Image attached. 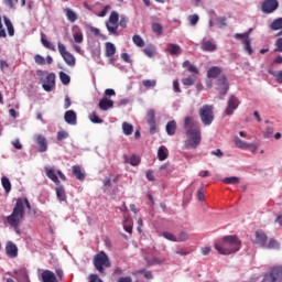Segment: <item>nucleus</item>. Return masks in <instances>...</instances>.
<instances>
[{"instance_id": "f257e3e1", "label": "nucleus", "mask_w": 282, "mask_h": 282, "mask_svg": "<svg viewBox=\"0 0 282 282\" xmlns=\"http://www.w3.org/2000/svg\"><path fill=\"white\" fill-rule=\"evenodd\" d=\"M25 207L28 210H32L30 200L28 198H18L11 215L4 218V224L11 226L15 232H19V228L21 227L23 219H25Z\"/></svg>"}, {"instance_id": "f03ea898", "label": "nucleus", "mask_w": 282, "mask_h": 282, "mask_svg": "<svg viewBox=\"0 0 282 282\" xmlns=\"http://www.w3.org/2000/svg\"><path fill=\"white\" fill-rule=\"evenodd\" d=\"M184 129L187 135L185 149H197L202 144V128L199 127V122L195 121L193 117H185Z\"/></svg>"}, {"instance_id": "7ed1b4c3", "label": "nucleus", "mask_w": 282, "mask_h": 282, "mask_svg": "<svg viewBox=\"0 0 282 282\" xmlns=\"http://www.w3.org/2000/svg\"><path fill=\"white\" fill-rule=\"evenodd\" d=\"M214 248L219 254H235V252H239L241 250V240L237 235L225 236L220 243L214 245Z\"/></svg>"}, {"instance_id": "20e7f679", "label": "nucleus", "mask_w": 282, "mask_h": 282, "mask_svg": "<svg viewBox=\"0 0 282 282\" xmlns=\"http://www.w3.org/2000/svg\"><path fill=\"white\" fill-rule=\"evenodd\" d=\"M93 263L95 269L105 276L107 273L105 272V268H111V261L109 260V256L105 251H100L94 257Z\"/></svg>"}, {"instance_id": "39448f33", "label": "nucleus", "mask_w": 282, "mask_h": 282, "mask_svg": "<svg viewBox=\"0 0 282 282\" xmlns=\"http://www.w3.org/2000/svg\"><path fill=\"white\" fill-rule=\"evenodd\" d=\"M199 117L205 127H210V124H213V121L215 120V115L213 113V106H203L199 110Z\"/></svg>"}, {"instance_id": "423d86ee", "label": "nucleus", "mask_w": 282, "mask_h": 282, "mask_svg": "<svg viewBox=\"0 0 282 282\" xmlns=\"http://www.w3.org/2000/svg\"><path fill=\"white\" fill-rule=\"evenodd\" d=\"M58 52L61 56L64 58L66 65L68 67H74L76 65V57L69 52H67V48L65 47V44L58 42L57 43Z\"/></svg>"}, {"instance_id": "0eeeda50", "label": "nucleus", "mask_w": 282, "mask_h": 282, "mask_svg": "<svg viewBox=\"0 0 282 282\" xmlns=\"http://www.w3.org/2000/svg\"><path fill=\"white\" fill-rule=\"evenodd\" d=\"M239 105H241V101L238 99V97L230 95L227 101V108L225 110L226 116H232V113L239 109Z\"/></svg>"}, {"instance_id": "6e6552de", "label": "nucleus", "mask_w": 282, "mask_h": 282, "mask_svg": "<svg viewBox=\"0 0 282 282\" xmlns=\"http://www.w3.org/2000/svg\"><path fill=\"white\" fill-rule=\"evenodd\" d=\"M261 10L264 14H272L279 10V0H264L261 3Z\"/></svg>"}, {"instance_id": "1a4fd4ad", "label": "nucleus", "mask_w": 282, "mask_h": 282, "mask_svg": "<svg viewBox=\"0 0 282 282\" xmlns=\"http://www.w3.org/2000/svg\"><path fill=\"white\" fill-rule=\"evenodd\" d=\"M228 89H230V84H228V78H226V75H223L218 78V91L220 96V100H224V97L226 94H228Z\"/></svg>"}, {"instance_id": "9d476101", "label": "nucleus", "mask_w": 282, "mask_h": 282, "mask_svg": "<svg viewBox=\"0 0 282 282\" xmlns=\"http://www.w3.org/2000/svg\"><path fill=\"white\" fill-rule=\"evenodd\" d=\"M33 140L37 144V151L40 153H45V151H47V138H45V135L34 134Z\"/></svg>"}, {"instance_id": "9b49d317", "label": "nucleus", "mask_w": 282, "mask_h": 282, "mask_svg": "<svg viewBox=\"0 0 282 282\" xmlns=\"http://www.w3.org/2000/svg\"><path fill=\"white\" fill-rule=\"evenodd\" d=\"M44 91H52L53 87H56V74L51 73L46 76L44 83L42 84Z\"/></svg>"}, {"instance_id": "f8f14e48", "label": "nucleus", "mask_w": 282, "mask_h": 282, "mask_svg": "<svg viewBox=\"0 0 282 282\" xmlns=\"http://www.w3.org/2000/svg\"><path fill=\"white\" fill-rule=\"evenodd\" d=\"M147 122L150 127V133L153 135L155 133L156 124H155V110L150 109L147 113Z\"/></svg>"}, {"instance_id": "ddd939ff", "label": "nucleus", "mask_w": 282, "mask_h": 282, "mask_svg": "<svg viewBox=\"0 0 282 282\" xmlns=\"http://www.w3.org/2000/svg\"><path fill=\"white\" fill-rule=\"evenodd\" d=\"M6 252L8 257L14 259L19 256V248H17V245H14L13 242H8L6 246Z\"/></svg>"}, {"instance_id": "4468645a", "label": "nucleus", "mask_w": 282, "mask_h": 282, "mask_svg": "<svg viewBox=\"0 0 282 282\" xmlns=\"http://www.w3.org/2000/svg\"><path fill=\"white\" fill-rule=\"evenodd\" d=\"M256 243H258V246H261V248H265V245L268 243V236L265 235V232L261 230L256 231Z\"/></svg>"}, {"instance_id": "2eb2a0df", "label": "nucleus", "mask_w": 282, "mask_h": 282, "mask_svg": "<svg viewBox=\"0 0 282 282\" xmlns=\"http://www.w3.org/2000/svg\"><path fill=\"white\" fill-rule=\"evenodd\" d=\"M165 52L172 56H180V54H182V47L177 44L170 43L167 44Z\"/></svg>"}, {"instance_id": "dca6fc26", "label": "nucleus", "mask_w": 282, "mask_h": 282, "mask_svg": "<svg viewBox=\"0 0 282 282\" xmlns=\"http://www.w3.org/2000/svg\"><path fill=\"white\" fill-rule=\"evenodd\" d=\"M42 282H58L56 274L50 270H44L41 274Z\"/></svg>"}, {"instance_id": "f3484780", "label": "nucleus", "mask_w": 282, "mask_h": 282, "mask_svg": "<svg viewBox=\"0 0 282 282\" xmlns=\"http://www.w3.org/2000/svg\"><path fill=\"white\" fill-rule=\"evenodd\" d=\"M64 120L67 122V124L75 126L77 123L76 111L67 110L64 115Z\"/></svg>"}, {"instance_id": "a211bd4d", "label": "nucleus", "mask_w": 282, "mask_h": 282, "mask_svg": "<svg viewBox=\"0 0 282 282\" xmlns=\"http://www.w3.org/2000/svg\"><path fill=\"white\" fill-rule=\"evenodd\" d=\"M270 30H272V32H279L278 36H281L282 35V18H278L273 20L272 23L270 24Z\"/></svg>"}, {"instance_id": "6ab92c4d", "label": "nucleus", "mask_w": 282, "mask_h": 282, "mask_svg": "<svg viewBox=\"0 0 282 282\" xmlns=\"http://www.w3.org/2000/svg\"><path fill=\"white\" fill-rule=\"evenodd\" d=\"M112 107H113V100H110L107 97H104L102 99H100L99 109H101V111H108V109H112Z\"/></svg>"}, {"instance_id": "aec40b11", "label": "nucleus", "mask_w": 282, "mask_h": 282, "mask_svg": "<svg viewBox=\"0 0 282 282\" xmlns=\"http://www.w3.org/2000/svg\"><path fill=\"white\" fill-rule=\"evenodd\" d=\"M202 50L204 52H215V50H217V44L210 40H203Z\"/></svg>"}, {"instance_id": "412c9836", "label": "nucleus", "mask_w": 282, "mask_h": 282, "mask_svg": "<svg viewBox=\"0 0 282 282\" xmlns=\"http://www.w3.org/2000/svg\"><path fill=\"white\" fill-rule=\"evenodd\" d=\"M45 173L46 176L48 177V180H51L52 182H54V184H61V181L58 180V176L56 175V172L54 171V169L52 167H45Z\"/></svg>"}, {"instance_id": "4be33fe9", "label": "nucleus", "mask_w": 282, "mask_h": 282, "mask_svg": "<svg viewBox=\"0 0 282 282\" xmlns=\"http://www.w3.org/2000/svg\"><path fill=\"white\" fill-rule=\"evenodd\" d=\"M165 131L167 135H175V131H177V122H175V120L169 121L165 126Z\"/></svg>"}, {"instance_id": "5701e85b", "label": "nucleus", "mask_w": 282, "mask_h": 282, "mask_svg": "<svg viewBox=\"0 0 282 282\" xmlns=\"http://www.w3.org/2000/svg\"><path fill=\"white\" fill-rule=\"evenodd\" d=\"M124 164H131V166H138L140 164V156L132 154L131 158L123 155Z\"/></svg>"}, {"instance_id": "b1692460", "label": "nucleus", "mask_w": 282, "mask_h": 282, "mask_svg": "<svg viewBox=\"0 0 282 282\" xmlns=\"http://www.w3.org/2000/svg\"><path fill=\"white\" fill-rule=\"evenodd\" d=\"M221 75V68L219 66H213L207 70V78H217Z\"/></svg>"}, {"instance_id": "393cba45", "label": "nucleus", "mask_w": 282, "mask_h": 282, "mask_svg": "<svg viewBox=\"0 0 282 282\" xmlns=\"http://www.w3.org/2000/svg\"><path fill=\"white\" fill-rule=\"evenodd\" d=\"M66 19H68V21L70 23H76V21L78 20V15L76 14V12H74V10L66 8L64 9Z\"/></svg>"}, {"instance_id": "a878e982", "label": "nucleus", "mask_w": 282, "mask_h": 282, "mask_svg": "<svg viewBox=\"0 0 282 282\" xmlns=\"http://www.w3.org/2000/svg\"><path fill=\"white\" fill-rule=\"evenodd\" d=\"M270 273L275 282L282 281V267L273 268Z\"/></svg>"}, {"instance_id": "bb28decb", "label": "nucleus", "mask_w": 282, "mask_h": 282, "mask_svg": "<svg viewBox=\"0 0 282 282\" xmlns=\"http://www.w3.org/2000/svg\"><path fill=\"white\" fill-rule=\"evenodd\" d=\"M17 279L20 282H30V275H28V271L22 269L15 272Z\"/></svg>"}, {"instance_id": "cd10ccee", "label": "nucleus", "mask_w": 282, "mask_h": 282, "mask_svg": "<svg viewBox=\"0 0 282 282\" xmlns=\"http://www.w3.org/2000/svg\"><path fill=\"white\" fill-rule=\"evenodd\" d=\"M234 142L237 149H242V150L250 149V143L241 140L239 137H235Z\"/></svg>"}, {"instance_id": "c85d7f7f", "label": "nucleus", "mask_w": 282, "mask_h": 282, "mask_svg": "<svg viewBox=\"0 0 282 282\" xmlns=\"http://www.w3.org/2000/svg\"><path fill=\"white\" fill-rule=\"evenodd\" d=\"M158 158L160 162H164V160L169 158V149H166L164 145L160 147L158 150Z\"/></svg>"}, {"instance_id": "c756f323", "label": "nucleus", "mask_w": 282, "mask_h": 282, "mask_svg": "<svg viewBox=\"0 0 282 282\" xmlns=\"http://www.w3.org/2000/svg\"><path fill=\"white\" fill-rule=\"evenodd\" d=\"M56 196L59 199V202H66L67 195L65 194V187L63 185H58L56 187Z\"/></svg>"}, {"instance_id": "7c9ffc66", "label": "nucleus", "mask_w": 282, "mask_h": 282, "mask_svg": "<svg viewBox=\"0 0 282 282\" xmlns=\"http://www.w3.org/2000/svg\"><path fill=\"white\" fill-rule=\"evenodd\" d=\"M1 184H2V188H4L6 191V194L9 195L10 191H12V183H10V178H8L7 176H2Z\"/></svg>"}, {"instance_id": "2f4dec72", "label": "nucleus", "mask_w": 282, "mask_h": 282, "mask_svg": "<svg viewBox=\"0 0 282 282\" xmlns=\"http://www.w3.org/2000/svg\"><path fill=\"white\" fill-rule=\"evenodd\" d=\"M4 25L8 30L9 36H14V25L12 24V21L9 20L8 17L3 15Z\"/></svg>"}, {"instance_id": "473e14b6", "label": "nucleus", "mask_w": 282, "mask_h": 282, "mask_svg": "<svg viewBox=\"0 0 282 282\" xmlns=\"http://www.w3.org/2000/svg\"><path fill=\"white\" fill-rule=\"evenodd\" d=\"M116 54V45L111 42L106 43V56L111 58Z\"/></svg>"}, {"instance_id": "72a5a7b5", "label": "nucleus", "mask_w": 282, "mask_h": 282, "mask_svg": "<svg viewBox=\"0 0 282 282\" xmlns=\"http://www.w3.org/2000/svg\"><path fill=\"white\" fill-rule=\"evenodd\" d=\"M73 175H75L76 180H79L80 182H83V180H85V174L80 170V165L73 166Z\"/></svg>"}, {"instance_id": "f704fd0d", "label": "nucleus", "mask_w": 282, "mask_h": 282, "mask_svg": "<svg viewBox=\"0 0 282 282\" xmlns=\"http://www.w3.org/2000/svg\"><path fill=\"white\" fill-rule=\"evenodd\" d=\"M106 28L110 34H113L115 36H119L120 33H118V23L107 22Z\"/></svg>"}, {"instance_id": "c9c22d12", "label": "nucleus", "mask_w": 282, "mask_h": 282, "mask_svg": "<svg viewBox=\"0 0 282 282\" xmlns=\"http://www.w3.org/2000/svg\"><path fill=\"white\" fill-rule=\"evenodd\" d=\"M143 53L149 58H153L155 56V45L149 44L147 47L143 48Z\"/></svg>"}, {"instance_id": "e433bc0d", "label": "nucleus", "mask_w": 282, "mask_h": 282, "mask_svg": "<svg viewBox=\"0 0 282 282\" xmlns=\"http://www.w3.org/2000/svg\"><path fill=\"white\" fill-rule=\"evenodd\" d=\"M195 80H197V76L191 75L186 78H183L182 84L185 85L186 87H191V86L195 85Z\"/></svg>"}, {"instance_id": "4c0bfd02", "label": "nucleus", "mask_w": 282, "mask_h": 282, "mask_svg": "<svg viewBox=\"0 0 282 282\" xmlns=\"http://www.w3.org/2000/svg\"><path fill=\"white\" fill-rule=\"evenodd\" d=\"M252 33V29H249L248 32L245 33H236L234 35V39H237L238 41L245 40V41H249L248 39H250V34Z\"/></svg>"}, {"instance_id": "58836bf2", "label": "nucleus", "mask_w": 282, "mask_h": 282, "mask_svg": "<svg viewBox=\"0 0 282 282\" xmlns=\"http://www.w3.org/2000/svg\"><path fill=\"white\" fill-rule=\"evenodd\" d=\"M132 42L134 45H137V47H144V40L139 34H134L132 36Z\"/></svg>"}, {"instance_id": "ea45409f", "label": "nucleus", "mask_w": 282, "mask_h": 282, "mask_svg": "<svg viewBox=\"0 0 282 282\" xmlns=\"http://www.w3.org/2000/svg\"><path fill=\"white\" fill-rule=\"evenodd\" d=\"M122 131H123L124 135H131V133H133V126L129 122H123Z\"/></svg>"}, {"instance_id": "a19ab883", "label": "nucleus", "mask_w": 282, "mask_h": 282, "mask_svg": "<svg viewBox=\"0 0 282 282\" xmlns=\"http://www.w3.org/2000/svg\"><path fill=\"white\" fill-rule=\"evenodd\" d=\"M59 80L64 85H69V83H72V78L65 72H59Z\"/></svg>"}, {"instance_id": "79ce46f5", "label": "nucleus", "mask_w": 282, "mask_h": 282, "mask_svg": "<svg viewBox=\"0 0 282 282\" xmlns=\"http://www.w3.org/2000/svg\"><path fill=\"white\" fill-rule=\"evenodd\" d=\"M142 85L145 89H151V87H155L158 85V82L155 79H144L142 80Z\"/></svg>"}, {"instance_id": "37998d69", "label": "nucleus", "mask_w": 282, "mask_h": 282, "mask_svg": "<svg viewBox=\"0 0 282 282\" xmlns=\"http://www.w3.org/2000/svg\"><path fill=\"white\" fill-rule=\"evenodd\" d=\"M41 41H42V45L44 47H46V50H51L52 52H56V47L54 46V44H52V42L47 41L43 36H42Z\"/></svg>"}, {"instance_id": "c03bdc74", "label": "nucleus", "mask_w": 282, "mask_h": 282, "mask_svg": "<svg viewBox=\"0 0 282 282\" xmlns=\"http://www.w3.org/2000/svg\"><path fill=\"white\" fill-rule=\"evenodd\" d=\"M223 182L225 184H232L234 186H236L237 184H239L240 180L237 176H231V177H225Z\"/></svg>"}, {"instance_id": "a18cd8bd", "label": "nucleus", "mask_w": 282, "mask_h": 282, "mask_svg": "<svg viewBox=\"0 0 282 282\" xmlns=\"http://www.w3.org/2000/svg\"><path fill=\"white\" fill-rule=\"evenodd\" d=\"M152 31L158 34V36H162V24L154 22L152 24Z\"/></svg>"}, {"instance_id": "49530a36", "label": "nucleus", "mask_w": 282, "mask_h": 282, "mask_svg": "<svg viewBox=\"0 0 282 282\" xmlns=\"http://www.w3.org/2000/svg\"><path fill=\"white\" fill-rule=\"evenodd\" d=\"M73 39H74L75 43H83V41H84L83 31H76L73 34Z\"/></svg>"}, {"instance_id": "de8ad7c7", "label": "nucleus", "mask_w": 282, "mask_h": 282, "mask_svg": "<svg viewBox=\"0 0 282 282\" xmlns=\"http://www.w3.org/2000/svg\"><path fill=\"white\" fill-rule=\"evenodd\" d=\"M119 19H120V17L118 15V12L112 11V12L110 13V17H109L108 22H109V23H117V24H118Z\"/></svg>"}, {"instance_id": "09e8293b", "label": "nucleus", "mask_w": 282, "mask_h": 282, "mask_svg": "<svg viewBox=\"0 0 282 282\" xmlns=\"http://www.w3.org/2000/svg\"><path fill=\"white\" fill-rule=\"evenodd\" d=\"M242 43H243L245 50L248 52L249 56H252L253 51H252V46L250 44V40H243Z\"/></svg>"}, {"instance_id": "8fccbe9b", "label": "nucleus", "mask_w": 282, "mask_h": 282, "mask_svg": "<svg viewBox=\"0 0 282 282\" xmlns=\"http://www.w3.org/2000/svg\"><path fill=\"white\" fill-rule=\"evenodd\" d=\"M189 25L195 26L196 23H199V15L197 14H192L188 18Z\"/></svg>"}, {"instance_id": "3c124183", "label": "nucleus", "mask_w": 282, "mask_h": 282, "mask_svg": "<svg viewBox=\"0 0 282 282\" xmlns=\"http://www.w3.org/2000/svg\"><path fill=\"white\" fill-rule=\"evenodd\" d=\"M163 237L164 239H167V241H177V237H175V235L169 231H164Z\"/></svg>"}, {"instance_id": "603ef678", "label": "nucleus", "mask_w": 282, "mask_h": 282, "mask_svg": "<svg viewBox=\"0 0 282 282\" xmlns=\"http://www.w3.org/2000/svg\"><path fill=\"white\" fill-rule=\"evenodd\" d=\"M133 274H144V276L147 279H153V273H151V271H147L144 269L138 270L135 273Z\"/></svg>"}, {"instance_id": "864d4df0", "label": "nucleus", "mask_w": 282, "mask_h": 282, "mask_svg": "<svg viewBox=\"0 0 282 282\" xmlns=\"http://www.w3.org/2000/svg\"><path fill=\"white\" fill-rule=\"evenodd\" d=\"M90 120L91 122H94L95 124H101L102 119H100V117H98V115H96V112H93L90 115Z\"/></svg>"}, {"instance_id": "5fc2aeb1", "label": "nucleus", "mask_w": 282, "mask_h": 282, "mask_svg": "<svg viewBox=\"0 0 282 282\" xmlns=\"http://www.w3.org/2000/svg\"><path fill=\"white\" fill-rule=\"evenodd\" d=\"M67 138H69V133H67V131L62 130L57 132V140L63 141Z\"/></svg>"}, {"instance_id": "6e6d98bb", "label": "nucleus", "mask_w": 282, "mask_h": 282, "mask_svg": "<svg viewBox=\"0 0 282 282\" xmlns=\"http://www.w3.org/2000/svg\"><path fill=\"white\" fill-rule=\"evenodd\" d=\"M4 3L8 8L14 10L17 3H19V0H4Z\"/></svg>"}, {"instance_id": "4d7b16f0", "label": "nucleus", "mask_w": 282, "mask_h": 282, "mask_svg": "<svg viewBox=\"0 0 282 282\" xmlns=\"http://www.w3.org/2000/svg\"><path fill=\"white\" fill-rule=\"evenodd\" d=\"M34 61L36 65H45V57L41 56L40 54L34 56Z\"/></svg>"}, {"instance_id": "13d9d810", "label": "nucleus", "mask_w": 282, "mask_h": 282, "mask_svg": "<svg viewBox=\"0 0 282 282\" xmlns=\"http://www.w3.org/2000/svg\"><path fill=\"white\" fill-rule=\"evenodd\" d=\"M176 241H188V234L186 231H182L178 237H176Z\"/></svg>"}, {"instance_id": "bf43d9fd", "label": "nucleus", "mask_w": 282, "mask_h": 282, "mask_svg": "<svg viewBox=\"0 0 282 282\" xmlns=\"http://www.w3.org/2000/svg\"><path fill=\"white\" fill-rule=\"evenodd\" d=\"M267 248H269L270 250H274V249L279 248V242L274 239H271L269 241Z\"/></svg>"}, {"instance_id": "052dcab7", "label": "nucleus", "mask_w": 282, "mask_h": 282, "mask_svg": "<svg viewBox=\"0 0 282 282\" xmlns=\"http://www.w3.org/2000/svg\"><path fill=\"white\" fill-rule=\"evenodd\" d=\"M217 25L218 28L223 29L226 28L227 23H226V17H221L217 19Z\"/></svg>"}, {"instance_id": "680f3d73", "label": "nucleus", "mask_w": 282, "mask_h": 282, "mask_svg": "<svg viewBox=\"0 0 282 282\" xmlns=\"http://www.w3.org/2000/svg\"><path fill=\"white\" fill-rule=\"evenodd\" d=\"M129 23V18L121 15L119 25L120 28H127V24Z\"/></svg>"}, {"instance_id": "e2e57ef3", "label": "nucleus", "mask_w": 282, "mask_h": 282, "mask_svg": "<svg viewBox=\"0 0 282 282\" xmlns=\"http://www.w3.org/2000/svg\"><path fill=\"white\" fill-rule=\"evenodd\" d=\"M197 199L199 202H204L206 199V196L204 195V187H200L197 192Z\"/></svg>"}, {"instance_id": "0e129e2a", "label": "nucleus", "mask_w": 282, "mask_h": 282, "mask_svg": "<svg viewBox=\"0 0 282 282\" xmlns=\"http://www.w3.org/2000/svg\"><path fill=\"white\" fill-rule=\"evenodd\" d=\"M275 46L274 52H282V37L275 41Z\"/></svg>"}, {"instance_id": "69168bd1", "label": "nucleus", "mask_w": 282, "mask_h": 282, "mask_svg": "<svg viewBox=\"0 0 282 282\" xmlns=\"http://www.w3.org/2000/svg\"><path fill=\"white\" fill-rule=\"evenodd\" d=\"M88 279H89V282H102V280L99 279L97 274H90Z\"/></svg>"}, {"instance_id": "338daca9", "label": "nucleus", "mask_w": 282, "mask_h": 282, "mask_svg": "<svg viewBox=\"0 0 282 282\" xmlns=\"http://www.w3.org/2000/svg\"><path fill=\"white\" fill-rule=\"evenodd\" d=\"M262 282H275L273 275L271 273L265 274Z\"/></svg>"}, {"instance_id": "774afa93", "label": "nucleus", "mask_w": 282, "mask_h": 282, "mask_svg": "<svg viewBox=\"0 0 282 282\" xmlns=\"http://www.w3.org/2000/svg\"><path fill=\"white\" fill-rule=\"evenodd\" d=\"M117 282H133L131 276H121L117 280Z\"/></svg>"}]
</instances>
